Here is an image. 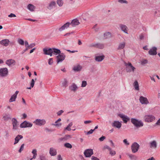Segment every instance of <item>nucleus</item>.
<instances>
[{"instance_id":"nucleus-56","label":"nucleus","mask_w":160,"mask_h":160,"mask_svg":"<svg viewBox=\"0 0 160 160\" xmlns=\"http://www.w3.org/2000/svg\"><path fill=\"white\" fill-rule=\"evenodd\" d=\"M144 36L143 34H141L139 36V38L140 40H142L144 39Z\"/></svg>"},{"instance_id":"nucleus-20","label":"nucleus","mask_w":160,"mask_h":160,"mask_svg":"<svg viewBox=\"0 0 160 160\" xmlns=\"http://www.w3.org/2000/svg\"><path fill=\"white\" fill-rule=\"evenodd\" d=\"M9 41L8 39H5L0 41V43L5 46H7L9 45Z\"/></svg>"},{"instance_id":"nucleus-40","label":"nucleus","mask_w":160,"mask_h":160,"mask_svg":"<svg viewBox=\"0 0 160 160\" xmlns=\"http://www.w3.org/2000/svg\"><path fill=\"white\" fill-rule=\"evenodd\" d=\"M128 156L132 160H135L137 158V157L136 156L131 154H128Z\"/></svg>"},{"instance_id":"nucleus-46","label":"nucleus","mask_w":160,"mask_h":160,"mask_svg":"<svg viewBox=\"0 0 160 160\" xmlns=\"http://www.w3.org/2000/svg\"><path fill=\"white\" fill-rule=\"evenodd\" d=\"M87 84L86 81H83L82 82L81 87H85L86 86Z\"/></svg>"},{"instance_id":"nucleus-34","label":"nucleus","mask_w":160,"mask_h":160,"mask_svg":"<svg viewBox=\"0 0 160 160\" xmlns=\"http://www.w3.org/2000/svg\"><path fill=\"white\" fill-rule=\"evenodd\" d=\"M37 150L36 149H34L32 151V153L33 154V158H36L37 156Z\"/></svg>"},{"instance_id":"nucleus-12","label":"nucleus","mask_w":160,"mask_h":160,"mask_svg":"<svg viewBox=\"0 0 160 160\" xmlns=\"http://www.w3.org/2000/svg\"><path fill=\"white\" fill-rule=\"evenodd\" d=\"M84 153L86 157H90L93 154V150L91 149H87L84 151Z\"/></svg>"},{"instance_id":"nucleus-22","label":"nucleus","mask_w":160,"mask_h":160,"mask_svg":"<svg viewBox=\"0 0 160 160\" xmlns=\"http://www.w3.org/2000/svg\"><path fill=\"white\" fill-rule=\"evenodd\" d=\"M70 24V22H67L65 24L63 25L60 28H59V31H61L62 30H65L66 28H67L68 27H69Z\"/></svg>"},{"instance_id":"nucleus-49","label":"nucleus","mask_w":160,"mask_h":160,"mask_svg":"<svg viewBox=\"0 0 160 160\" xmlns=\"http://www.w3.org/2000/svg\"><path fill=\"white\" fill-rule=\"evenodd\" d=\"M35 83V81L33 79L32 80L31 82L30 83V86L32 88H33L34 87Z\"/></svg>"},{"instance_id":"nucleus-63","label":"nucleus","mask_w":160,"mask_h":160,"mask_svg":"<svg viewBox=\"0 0 160 160\" xmlns=\"http://www.w3.org/2000/svg\"><path fill=\"white\" fill-rule=\"evenodd\" d=\"M28 48L26 47V49L23 50L22 52V54H23L25 52H26L27 50H28Z\"/></svg>"},{"instance_id":"nucleus-53","label":"nucleus","mask_w":160,"mask_h":160,"mask_svg":"<svg viewBox=\"0 0 160 160\" xmlns=\"http://www.w3.org/2000/svg\"><path fill=\"white\" fill-rule=\"evenodd\" d=\"M40 160H46L45 156L43 155H41L40 156Z\"/></svg>"},{"instance_id":"nucleus-13","label":"nucleus","mask_w":160,"mask_h":160,"mask_svg":"<svg viewBox=\"0 0 160 160\" xmlns=\"http://www.w3.org/2000/svg\"><path fill=\"white\" fill-rule=\"evenodd\" d=\"M119 27L121 30L124 33L126 34L128 33V29L126 26L122 24H120L119 25Z\"/></svg>"},{"instance_id":"nucleus-39","label":"nucleus","mask_w":160,"mask_h":160,"mask_svg":"<svg viewBox=\"0 0 160 160\" xmlns=\"http://www.w3.org/2000/svg\"><path fill=\"white\" fill-rule=\"evenodd\" d=\"M104 47V45L102 44L97 43V48H98L100 49H102Z\"/></svg>"},{"instance_id":"nucleus-24","label":"nucleus","mask_w":160,"mask_h":160,"mask_svg":"<svg viewBox=\"0 0 160 160\" xmlns=\"http://www.w3.org/2000/svg\"><path fill=\"white\" fill-rule=\"evenodd\" d=\"M80 23L78 20L77 19H75L72 20L70 24L73 27H75L78 25Z\"/></svg>"},{"instance_id":"nucleus-35","label":"nucleus","mask_w":160,"mask_h":160,"mask_svg":"<svg viewBox=\"0 0 160 160\" xmlns=\"http://www.w3.org/2000/svg\"><path fill=\"white\" fill-rule=\"evenodd\" d=\"M104 37L106 38H110L111 37V34L109 32H106L104 34Z\"/></svg>"},{"instance_id":"nucleus-54","label":"nucleus","mask_w":160,"mask_h":160,"mask_svg":"<svg viewBox=\"0 0 160 160\" xmlns=\"http://www.w3.org/2000/svg\"><path fill=\"white\" fill-rule=\"evenodd\" d=\"M123 142L127 145H128L129 143L128 142L127 139H124L123 141Z\"/></svg>"},{"instance_id":"nucleus-37","label":"nucleus","mask_w":160,"mask_h":160,"mask_svg":"<svg viewBox=\"0 0 160 160\" xmlns=\"http://www.w3.org/2000/svg\"><path fill=\"white\" fill-rule=\"evenodd\" d=\"M62 123H59L58 122V123H56V122H55V123L52 124V125L53 126H55L57 127H59L62 125Z\"/></svg>"},{"instance_id":"nucleus-30","label":"nucleus","mask_w":160,"mask_h":160,"mask_svg":"<svg viewBox=\"0 0 160 160\" xmlns=\"http://www.w3.org/2000/svg\"><path fill=\"white\" fill-rule=\"evenodd\" d=\"M28 9L31 11H33L35 9V7L33 5L30 4L28 6Z\"/></svg>"},{"instance_id":"nucleus-33","label":"nucleus","mask_w":160,"mask_h":160,"mask_svg":"<svg viewBox=\"0 0 160 160\" xmlns=\"http://www.w3.org/2000/svg\"><path fill=\"white\" fill-rule=\"evenodd\" d=\"M56 3L55 2L52 1L49 4V6L48 7V8L51 9L53 8V7L55 6Z\"/></svg>"},{"instance_id":"nucleus-60","label":"nucleus","mask_w":160,"mask_h":160,"mask_svg":"<svg viewBox=\"0 0 160 160\" xmlns=\"http://www.w3.org/2000/svg\"><path fill=\"white\" fill-rule=\"evenodd\" d=\"M63 111L62 110H60L57 112V114L58 115H60L63 112Z\"/></svg>"},{"instance_id":"nucleus-5","label":"nucleus","mask_w":160,"mask_h":160,"mask_svg":"<svg viewBox=\"0 0 160 160\" xmlns=\"http://www.w3.org/2000/svg\"><path fill=\"white\" fill-rule=\"evenodd\" d=\"M155 117L152 115H147L144 117L145 121L147 122H151L155 119Z\"/></svg>"},{"instance_id":"nucleus-28","label":"nucleus","mask_w":160,"mask_h":160,"mask_svg":"<svg viewBox=\"0 0 160 160\" xmlns=\"http://www.w3.org/2000/svg\"><path fill=\"white\" fill-rule=\"evenodd\" d=\"M157 146V142L155 141H153L150 143V147L151 148H155Z\"/></svg>"},{"instance_id":"nucleus-3","label":"nucleus","mask_w":160,"mask_h":160,"mask_svg":"<svg viewBox=\"0 0 160 160\" xmlns=\"http://www.w3.org/2000/svg\"><path fill=\"white\" fill-rule=\"evenodd\" d=\"M131 122L136 127L139 128L142 127L143 125V123L141 121L132 118L131 119Z\"/></svg>"},{"instance_id":"nucleus-61","label":"nucleus","mask_w":160,"mask_h":160,"mask_svg":"<svg viewBox=\"0 0 160 160\" xmlns=\"http://www.w3.org/2000/svg\"><path fill=\"white\" fill-rule=\"evenodd\" d=\"M97 25L96 24L95 25H94L93 26V28L94 29V30L95 31H97L98 30V28H97Z\"/></svg>"},{"instance_id":"nucleus-38","label":"nucleus","mask_w":160,"mask_h":160,"mask_svg":"<svg viewBox=\"0 0 160 160\" xmlns=\"http://www.w3.org/2000/svg\"><path fill=\"white\" fill-rule=\"evenodd\" d=\"M64 145L65 147L68 148H72V146L71 144L68 143H65Z\"/></svg>"},{"instance_id":"nucleus-58","label":"nucleus","mask_w":160,"mask_h":160,"mask_svg":"<svg viewBox=\"0 0 160 160\" xmlns=\"http://www.w3.org/2000/svg\"><path fill=\"white\" fill-rule=\"evenodd\" d=\"M92 121L91 120L85 121H84V123L86 124H88L92 122Z\"/></svg>"},{"instance_id":"nucleus-21","label":"nucleus","mask_w":160,"mask_h":160,"mask_svg":"<svg viewBox=\"0 0 160 160\" xmlns=\"http://www.w3.org/2000/svg\"><path fill=\"white\" fill-rule=\"evenodd\" d=\"M49 153L52 156H54L56 155L57 153L56 150L53 148H50Z\"/></svg>"},{"instance_id":"nucleus-25","label":"nucleus","mask_w":160,"mask_h":160,"mask_svg":"<svg viewBox=\"0 0 160 160\" xmlns=\"http://www.w3.org/2000/svg\"><path fill=\"white\" fill-rule=\"evenodd\" d=\"M23 138V136L20 135H18L15 138V141L14 143V144L15 145L17 144L19 142L20 139H22Z\"/></svg>"},{"instance_id":"nucleus-32","label":"nucleus","mask_w":160,"mask_h":160,"mask_svg":"<svg viewBox=\"0 0 160 160\" xmlns=\"http://www.w3.org/2000/svg\"><path fill=\"white\" fill-rule=\"evenodd\" d=\"M133 85L136 90L138 91L139 90V85L137 81L134 82Z\"/></svg>"},{"instance_id":"nucleus-1","label":"nucleus","mask_w":160,"mask_h":160,"mask_svg":"<svg viewBox=\"0 0 160 160\" xmlns=\"http://www.w3.org/2000/svg\"><path fill=\"white\" fill-rule=\"evenodd\" d=\"M44 54L45 55H50L51 56L52 55V54L55 55H57L61 53L60 50L53 48L52 49L44 48L43 50Z\"/></svg>"},{"instance_id":"nucleus-23","label":"nucleus","mask_w":160,"mask_h":160,"mask_svg":"<svg viewBox=\"0 0 160 160\" xmlns=\"http://www.w3.org/2000/svg\"><path fill=\"white\" fill-rule=\"evenodd\" d=\"M69 88L71 90L75 92L78 89V87L75 83H73L70 86Z\"/></svg>"},{"instance_id":"nucleus-52","label":"nucleus","mask_w":160,"mask_h":160,"mask_svg":"<svg viewBox=\"0 0 160 160\" xmlns=\"http://www.w3.org/2000/svg\"><path fill=\"white\" fill-rule=\"evenodd\" d=\"M110 151V154L112 155H114L116 154V152L112 150H111Z\"/></svg>"},{"instance_id":"nucleus-57","label":"nucleus","mask_w":160,"mask_h":160,"mask_svg":"<svg viewBox=\"0 0 160 160\" xmlns=\"http://www.w3.org/2000/svg\"><path fill=\"white\" fill-rule=\"evenodd\" d=\"M105 138V136H102L101 138H100L99 139L100 141H102L104 140Z\"/></svg>"},{"instance_id":"nucleus-41","label":"nucleus","mask_w":160,"mask_h":160,"mask_svg":"<svg viewBox=\"0 0 160 160\" xmlns=\"http://www.w3.org/2000/svg\"><path fill=\"white\" fill-rule=\"evenodd\" d=\"M18 42L19 44L23 45L24 44V42L23 40L21 39H19L18 40Z\"/></svg>"},{"instance_id":"nucleus-17","label":"nucleus","mask_w":160,"mask_h":160,"mask_svg":"<svg viewBox=\"0 0 160 160\" xmlns=\"http://www.w3.org/2000/svg\"><path fill=\"white\" fill-rule=\"evenodd\" d=\"M12 122L13 127V129L15 130L17 129L18 124L17 120L16 119L13 118L12 119Z\"/></svg>"},{"instance_id":"nucleus-14","label":"nucleus","mask_w":160,"mask_h":160,"mask_svg":"<svg viewBox=\"0 0 160 160\" xmlns=\"http://www.w3.org/2000/svg\"><path fill=\"white\" fill-rule=\"evenodd\" d=\"M112 125L113 127L119 129L122 126V124L119 121H114L112 123Z\"/></svg>"},{"instance_id":"nucleus-64","label":"nucleus","mask_w":160,"mask_h":160,"mask_svg":"<svg viewBox=\"0 0 160 160\" xmlns=\"http://www.w3.org/2000/svg\"><path fill=\"white\" fill-rule=\"evenodd\" d=\"M92 160H99L98 158L95 157H92Z\"/></svg>"},{"instance_id":"nucleus-55","label":"nucleus","mask_w":160,"mask_h":160,"mask_svg":"<svg viewBox=\"0 0 160 160\" xmlns=\"http://www.w3.org/2000/svg\"><path fill=\"white\" fill-rule=\"evenodd\" d=\"M94 131V130L93 129H91L90 131H89L88 132H87V134H92L93 133V131Z\"/></svg>"},{"instance_id":"nucleus-62","label":"nucleus","mask_w":160,"mask_h":160,"mask_svg":"<svg viewBox=\"0 0 160 160\" xmlns=\"http://www.w3.org/2000/svg\"><path fill=\"white\" fill-rule=\"evenodd\" d=\"M58 160H62L61 155H59L58 156Z\"/></svg>"},{"instance_id":"nucleus-45","label":"nucleus","mask_w":160,"mask_h":160,"mask_svg":"<svg viewBox=\"0 0 160 160\" xmlns=\"http://www.w3.org/2000/svg\"><path fill=\"white\" fill-rule=\"evenodd\" d=\"M24 144H22L21 146L19 149L18 150V152H19L20 153L21 152L23 151L24 149Z\"/></svg>"},{"instance_id":"nucleus-26","label":"nucleus","mask_w":160,"mask_h":160,"mask_svg":"<svg viewBox=\"0 0 160 160\" xmlns=\"http://www.w3.org/2000/svg\"><path fill=\"white\" fill-rule=\"evenodd\" d=\"M119 116L122 119V120L125 123H127L129 119L127 116L122 114L120 115Z\"/></svg>"},{"instance_id":"nucleus-11","label":"nucleus","mask_w":160,"mask_h":160,"mask_svg":"<svg viewBox=\"0 0 160 160\" xmlns=\"http://www.w3.org/2000/svg\"><path fill=\"white\" fill-rule=\"evenodd\" d=\"M5 63L9 67H12L15 64L16 62L14 59H9L6 61Z\"/></svg>"},{"instance_id":"nucleus-10","label":"nucleus","mask_w":160,"mask_h":160,"mask_svg":"<svg viewBox=\"0 0 160 160\" xmlns=\"http://www.w3.org/2000/svg\"><path fill=\"white\" fill-rule=\"evenodd\" d=\"M60 54L57 57V63L59 62H62L65 58V56L63 53H59Z\"/></svg>"},{"instance_id":"nucleus-2","label":"nucleus","mask_w":160,"mask_h":160,"mask_svg":"<svg viewBox=\"0 0 160 160\" xmlns=\"http://www.w3.org/2000/svg\"><path fill=\"white\" fill-rule=\"evenodd\" d=\"M124 64L126 67V70L127 72H134L136 68L132 66L131 63L125 62Z\"/></svg>"},{"instance_id":"nucleus-8","label":"nucleus","mask_w":160,"mask_h":160,"mask_svg":"<svg viewBox=\"0 0 160 160\" xmlns=\"http://www.w3.org/2000/svg\"><path fill=\"white\" fill-rule=\"evenodd\" d=\"M139 100L140 102L142 104L147 105L149 103L147 98L142 96H141L139 97Z\"/></svg>"},{"instance_id":"nucleus-48","label":"nucleus","mask_w":160,"mask_h":160,"mask_svg":"<svg viewBox=\"0 0 160 160\" xmlns=\"http://www.w3.org/2000/svg\"><path fill=\"white\" fill-rule=\"evenodd\" d=\"M35 45V44L34 43L31 44L30 45L27 46V47L28 48V49L31 48Z\"/></svg>"},{"instance_id":"nucleus-31","label":"nucleus","mask_w":160,"mask_h":160,"mask_svg":"<svg viewBox=\"0 0 160 160\" xmlns=\"http://www.w3.org/2000/svg\"><path fill=\"white\" fill-rule=\"evenodd\" d=\"M71 136L70 135H67L65 136L63 138H60L59 140L60 141H66L68 140V139L71 138Z\"/></svg>"},{"instance_id":"nucleus-15","label":"nucleus","mask_w":160,"mask_h":160,"mask_svg":"<svg viewBox=\"0 0 160 160\" xmlns=\"http://www.w3.org/2000/svg\"><path fill=\"white\" fill-rule=\"evenodd\" d=\"M157 48L155 47H153L150 49L148 52V53L150 55H156L157 54Z\"/></svg>"},{"instance_id":"nucleus-59","label":"nucleus","mask_w":160,"mask_h":160,"mask_svg":"<svg viewBox=\"0 0 160 160\" xmlns=\"http://www.w3.org/2000/svg\"><path fill=\"white\" fill-rule=\"evenodd\" d=\"M155 125H160V118L155 124Z\"/></svg>"},{"instance_id":"nucleus-19","label":"nucleus","mask_w":160,"mask_h":160,"mask_svg":"<svg viewBox=\"0 0 160 160\" xmlns=\"http://www.w3.org/2000/svg\"><path fill=\"white\" fill-rule=\"evenodd\" d=\"M126 43L125 42H123L119 43L117 49L119 50L124 49L126 46Z\"/></svg>"},{"instance_id":"nucleus-7","label":"nucleus","mask_w":160,"mask_h":160,"mask_svg":"<svg viewBox=\"0 0 160 160\" xmlns=\"http://www.w3.org/2000/svg\"><path fill=\"white\" fill-rule=\"evenodd\" d=\"M33 123L36 125L38 126H42L44 125L46 123V121L45 120L42 119H36Z\"/></svg>"},{"instance_id":"nucleus-42","label":"nucleus","mask_w":160,"mask_h":160,"mask_svg":"<svg viewBox=\"0 0 160 160\" xmlns=\"http://www.w3.org/2000/svg\"><path fill=\"white\" fill-rule=\"evenodd\" d=\"M148 63V61L147 60L144 59H142L141 61V64L142 65H144Z\"/></svg>"},{"instance_id":"nucleus-43","label":"nucleus","mask_w":160,"mask_h":160,"mask_svg":"<svg viewBox=\"0 0 160 160\" xmlns=\"http://www.w3.org/2000/svg\"><path fill=\"white\" fill-rule=\"evenodd\" d=\"M57 3L58 4L60 7L62 6L63 4V2L62 0H57Z\"/></svg>"},{"instance_id":"nucleus-18","label":"nucleus","mask_w":160,"mask_h":160,"mask_svg":"<svg viewBox=\"0 0 160 160\" xmlns=\"http://www.w3.org/2000/svg\"><path fill=\"white\" fill-rule=\"evenodd\" d=\"M82 67L79 64H77L74 66L73 69L75 72H78L81 70Z\"/></svg>"},{"instance_id":"nucleus-9","label":"nucleus","mask_w":160,"mask_h":160,"mask_svg":"<svg viewBox=\"0 0 160 160\" xmlns=\"http://www.w3.org/2000/svg\"><path fill=\"white\" fill-rule=\"evenodd\" d=\"M32 126V124L26 121H25L22 123L20 126L21 128H25L27 127L31 128Z\"/></svg>"},{"instance_id":"nucleus-47","label":"nucleus","mask_w":160,"mask_h":160,"mask_svg":"<svg viewBox=\"0 0 160 160\" xmlns=\"http://www.w3.org/2000/svg\"><path fill=\"white\" fill-rule=\"evenodd\" d=\"M97 43H93L89 45L90 47H94L95 48L97 47Z\"/></svg>"},{"instance_id":"nucleus-29","label":"nucleus","mask_w":160,"mask_h":160,"mask_svg":"<svg viewBox=\"0 0 160 160\" xmlns=\"http://www.w3.org/2000/svg\"><path fill=\"white\" fill-rule=\"evenodd\" d=\"M68 81L66 79H64L62 81V86L66 88L68 86Z\"/></svg>"},{"instance_id":"nucleus-51","label":"nucleus","mask_w":160,"mask_h":160,"mask_svg":"<svg viewBox=\"0 0 160 160\" xmlns=\"http://www.w3.org/2000/svg\"><path fill=\"white\" fill-rule=\"evenodd\" d=\"M53 62L52 58H50L48 60V64L49 65H52L53 63Z\"/></svg>"},{"instance_id":"nucleus-44","label":"nucleus","mask_w":160,"mask_h":160,"mask_svg":"<svg viewBox=\"0 0 160 160\" xmlns=\"http://www.w3.org/2000/svg\"><path fill=\"white\" fill-rule=\"evenodd\" d=\"M118 2L121 4L125 3L128 4V2L125 0H118Z\"/></svg>"},{"instance_id":"nucleus-50","label":"nucleus","mask_w":160,"mask_h":160,"mask_svg":"<svg viewBox=\"0 0 160 160\" xmlns=\"http://www.w3.org/2000/svg\"><path fill=\"white\" fill-rule=\"evenodd\" d=\"M8 17L9 18L15 17H16V15L13 13H11L8 15Z\"/></svg>"},{"instance_id":"nucleus-16","label":"nucleus","mask_w":160,"mask_h":160,"mask_svg":"<svg viewBox=\"0 0 160 160\" xmlns=\"http://www.w3.org/2000/svg\"><path fill=\"white\" fill-rule=\"evenodd\" d=\"M19 91H17L15 92V93L12 95L10 99L9 100V102H11L15 101L17 97V94H18Z\"/></svg>"},{"instance_id":"nucleus-4","label":"nucleus","mask_w":160,"mask_h":160,"mask_svg":"<svg viewBox=\"0 0 160 160\" xmlns=\"http://www.w3.org/2000/svg\"><path fill=\"white\" fill-rule=\"evenodd\" d=\"M8 72L7 68H0V77H6L8 75Z\"/></svg>"},{"instance_id":"nucleus-27","label":"nucleus","mask_w":160,"mask_h":160,"mask_svg":"<svg viewBox=\"0 0 160 160\" xmlns=\"http://www.w3.org/2000/svg\"><path fill=\"white\" fill-rule=\"evenodd\" d=\"M104 57L105 56L103 55L96 56L95 57V60L97 62H101L104 59Z\"/></svg>"},{"instance_id":"nucleus-6","label":"nucleus","mask_w":160,"mask_h":160,"mask_svg":"<svg viewBox=\"0 0 160 160\" xmlns=\"http://www.w3.org/2000/svg\"><path fill=\"white\" fill-rule=\"evenodd\" d=\"M139 145L136 142L132 143L131 146V149L132 152L133 153L137 152L139 149Z\"/></svg>"},{"instance_id":"nucleus-36","label":"nucleus","mask_w":160,"mask_h":160,"mask_svg":"<svg viewBox=\"0 0 160 160\" xmlns=\"http://www.w3.org/2000/svg\"><path fill=\"white\" fill-rule=\"evenodd\" d=\"M72 125V122H70L67 126V127L65 128V130H68L70 131L71 130V129L70 128Z\"/></svg>"}]
</instances>
